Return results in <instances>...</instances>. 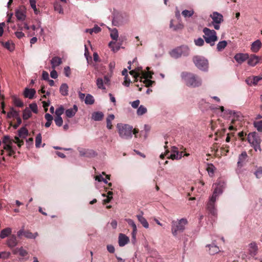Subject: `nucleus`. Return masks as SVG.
Listing matches in <instances>:
<instances>
[{
	"label": "nucleus",
	"instance_id": "1a4fd4ad",
	"mask_svg": "<svg viewBox=\"0 0 262 262\" xmlns=\"http://www.w3.org/2000/svg\"><path fill=\"white\" fill-rule=\"evenodd\" d=\"M17 235L19 238H21V237L24 235L27 238L32 239L35 238L38 235V233L36 232L33 234L28 230L25 231L24 229H20L17 232Z\"/></svg>",
	"mask_w": 262,
	"mask_h": 262
},
{
	"label": "nucleus",
	"instance_id": "f704fd0d",
	"mask_svg": "<svg viewBox=\"0 0 262 262\" xmlns=\"http://www.w3.org/2000/svg\"><path fill=\"white\" fill-rule=\"evenodd\" d=\"M227 45V42L225 40L220 41L217 45V50L218 51H222L223 50Z\"/></svg>",
	"mask_w": 262,
	"mask_h": 262
},
{
	"label": "nucleus",
	"instance_id": "393cba45",
	"mask_svg": "<svg viewBox=\"0 0 262 262\" xmlns=\"http://www.w3.org/2000/svg\"><path fill=\"white\" fill-rule=\"evenodd\" d=\"M19 117V112L15 110L13 107H11L10 111L7 113V118H15L16 119Z\"/></svg>",
	"mask_w": 262,
	"mask_h": 262
},
{
	"label": "nucleus",
	"instance_id": "aec40b11",
	"mask_svg": "<svg viewBox=\"0 0 262 262\" xmlns=\"http://www.w3.org/2000/svg\"><path fill=\"white\" fill-rule=\"evenodd\" d=\"M249 253L251 256L256 255L258 251V246L255 242H252L249 244Z\"/></svg>",
	"mask_w": 262,
	"mask_h": 262
},
{
	"label": "nucleus",
	"instance_id": "09e8293b",
	"mask_svg": "<svg viewBox=\"0 0 262 262\" xmlns=\"http://www.w3.org/2000/svg\"><path fill=\"white\" fill-rule=\"evenodd\" d=\"M229 146L226 145L225 147H222L221 148V156L226 155L229 152Z\"/></svg>",
	"mask_w": 262,
	"mask_h": 262
},
{
	"label": "nucleus",
	"instance_id": "58836bf2",
	"mask_svg": "<svg viewBox=\"0 0 262 262\" xmlns=\"http://www.w3.org/2000/svg\"><path fill=\"white\" fill-rule=\"evenodd\" d=\"M28 134V131L25 127H21L18 130V135L20 137H25L27 136Z\"/></svg>",
	"mask_w": 262,
	"mask_h": 262
},
{
	"label": "nucleus",
	"instance_id": "6e6552de",
	"mask_svg": "<svg viewBox=\"0 0 262 262\" xmlns=\"http://www.w3.org/2000/svg\"><path fill=\"white\" fill-rule=\"evenodd\" d=\"M188 48L187 47H181L172 50L170 55L172 57L178 58L182 55H188Z\"/></svg>",
	"mask_w": 262,
	"mask_h": 262
},
{
	"label": "nucleus",
	"instance_id": "20e7f679",
	"mask_svg": "<svg viewBox=\"0 0 262 262\" xmlns=\"http://www.w3.org/2000/svg\"><path fill=\"white\" fill-rule=\"evenodd\" d=\"M117 128L120 137L124 139H129L132 137L133 126L128 124L118 123Z\"/></svg>",
	"mask_w": 262,
	"mask_h": 262
},
{
	"label": "nucleus",
	"instance_id": "5fc2aeb1",
	"mask_svg": "<svg viewBox=\"0 0 262 262\" xmlns=\"http://www.w3.org/2000/svg\"><path fill=\"white\" fill-rule=\"evenodd\" d=\"M144 84H145V86L146 87H149L152 85V84L155 83L154 81H152L150 79H144L143 81Z\"/></svg>",
	"mask_w": 262,
	"mask_h": 262
},
{
	"label": "nucleus",
	"instance_id": "4be33fe9",
	"mask_svg": "<svg viewBox=\"0 0 262 262\" xmlns=\"http://www.w3.org/2000/svg\"><path fill=\"white\" fill-rule=\"evenodd\" d=\"M261 47V43L259 40H257L251 45V50L253 52H257Z\"/></svg>",
	"mask_w": 262,
	"mask_h": 262
},
{
	"label": "nucleus",
	"instance_id": "f3484780",
	"mask_svg": "<svg viewBox=\"0 0 262 262\" xmlns=\"http://www.w3.org/2000/svg\"><path fill=\"white\" fill-rule=\"evenodd\" d=\"M172 151L174 152L173 154H171L169 156H168V159H171L172 160L174 159H180L182 157L183 152H181L180 155H179V151L177 150V148L173 146L172 147Z\"/></svg>",
	"mask_w": 262,
	"mask_h": 262
},
{
	"label": "nucleus",
	"instance_id": "6e6d98bb",
	"mask_svg": "<svg viewBox=\"0 0 262 262\" xmlns=\"http://www.w3.org/2000/svg\"><path fill=\"white\" fill-rule=\"evenodd\" d=\"M214 169V167L212 164L209 165V166L207 168V170L208 172V174L210 176H212L213 174Z\"/></svg>",
	"mask_w": 262,
	"mask_h": 262
},
{
	"label": "nucleus",
	"instance_id": "ddd939ff",
	"mask_svg": "<svg viewBox=\"0 0 262 262\" xmlns=\"http://www.w3.org/2000/svg\"><path fill=\"white\" fill-rule=\"evenodd\" d=\"M129 241V238L123 233H120L118 237V243L120 247H123Z\"/></svg>",
	"mask_w": 262,
	"mask_h": 262
},
{
	"label": "nucleus",
	"instance_id": "6ab92c4d",
	"mask_svg": "<svg viewBox=\"0 0 262 262\" xmlns=\"http://www.w3.org/2000/svg\"><path fill=\"white\" fill-rule=\"evenodd\" d=\"M36 93V91L33 89L26 88L24 95L26 98H29V99H33L34 95Z\"/></svg>",
	"mask_w": 262,
	"mask_h": 262
},
{
	"label": "nucleus",
	"instance_id": "79ce46f5",
	"mask_svg": "<svg viewBox=\"0 0 262 262\" xmlns=\"http://www.w3.org/2000/svg\"><path fill=\"white\" fill-rule=\"evenodd\" d=\"M228 112L230 115H233V118L232 119L231 123L234 124L235 121L238 119L239 116L235 112L232 111H228Z\"/></svg>",
	"mask_w": 262,
	"mask_h": 262
},
{
	"label": "nucleus",
	"instance_id": "72a5a7b5",
	"mask_svg": "<svg viewBox=\"0 0 262 262\" xmlns=\"http://www.w3.org/2000/svg\"><path fill=\"white\" fill-rule=\"evenodd\" d=\"M12 101L15 106L19 107H23L24 106L23 102L16 97L13 96L12 97Z\"/></svg>",
	"mask_w": 262,
	"mask_h": 262
},
{
	"label": "nucleus",
	"instance_id": "8fccbe9b",
	"mask_svg": "<svg viewBox=\"0 0 262 262\" xmlns=\"http://www.w3.org/2000/svg\"><path fill=\"white\" fill-rule=\"evenodd\" d=\"M254 126L259 132H262V120L254 122Z\"/></svg>",
	"mask_w": 262,
	"mask_h": 262
},
{
	"label": "nucleus",
	"instance_id": "9b49d317",
	"mask_svg": "<svg viewBox=\"0 0 262 262\" xmlns=\"http://www.w3.org/2000/svg\"><path fill=\"white\" fill-rule=\"evenodd\" d=\"M212 19V23L221 24L224 21L223 16L217 12H213L210 15Z\"/></svg>",
	"mask_w": 262,
	"mask_h": 262
},
{
	"label": "nucleus",
	"instance_id": "c85d7f7f",
	"mask_svg": "<svg viewBox=\"0 0 262 262\" xmlns=\"http://www.w3.org/2000/svg\"><path fill=\"white\" fill-rule=\"evenodd\" d=\"M248 155L246 151H243L239 155L238 157V161L237 162L238 166H242V163L244 162L246 159L247 158Z\"/></svg>",
	"mask_w": 262,
	"mask_h": 262
},
{
	"label": "nucleus",
	"instance_id": "bf43d9fd",
	"mask_svg": "<svg viewBox=\"0 0 262 262\" xmlns=\"http://www.w3.org/2000/svg\"><path fill=\"white\" fill-rule=\"evenodd\" d=\"M3 141L4 144H12L13 142V140H11L8 136H4Z\"/></svg>",
	"mask_w": 262,
	"mask_h": 262
},
{
	"label": "nucleus",
	"instance_id": "a211bd4d",
	"mask_svg": "<svg viewBox=\"0 0 262 262\" xmlns=\"http://www.w3.org/2000/svg\"><path fill=\"white\" fill-rule=\"evenodd\" d=\"M62 63L61 58L58 56H55L51 60V64L52 68L55 69L57 67L60 66Z\"/></svg>",
	"mask_w": 262,
	"mask_h": 262
},
{
	"label": "nucleus",
	"instance_id": "f03ea898",
	"mask_svg": "<svg viewBox=\"0 0 262 262\" xmlns=\"http://www.w3.org/2000/svg\"><path fill=\"white\" fill-rule=\"evenodd\" d=\"M181 76L188 86L195 88L200 86L202 84L201 78L192 73L183 72Z\"/></svg>",
	"mask_w": 262,
	"mask_h": 262
},
{
	"label": "nucleus",
	"instance_id": "7ed1b4c3",
	"mask_svg": "<svg viewBox=\"0 0 262 262\" xmlns=\"http://www.w3.org/2000/svg\"><path fill=\"white\" fill-rule=\"evenodd\" d=\"M171 232L173 236H176L179 233L185 230V226L188 224L186 219H181L177 221H173L171 223Z\"/></svg>",
	"mask_w": 262,
	"mask_h": 262
},
{
	"label": "nucleus",
	"instance_id": "0e129e2a",
	"mask_svg": "<svg viewBox=\"0 0 262 262\" xmlns=\"http://www.w3.org/2000/svg\"><path fill=\"white\" fill-rule=\"evenodd\" d=\"M64 75L67 77H69L71 75V70L69 67H66L64 68Z\"/></svg>",
	"mask_w": 262,
	"mask_h": 262
},
{
	"label": "nucleus",
	"instance_id": "412c9836",
	"mask_svg": "<svg viewBox=\"0 0 262 262\" xmlns=\"http://www.w3.org/2000/svg\"><path fill=\"white\" fill-rule=\"evenodd\" d=\"M78 111V107L76 105H74L73 108H70L66 111V116L68 118L73 117Z\"/></svg>",
	"mask_w": 262,
	"mask_h": 262
},
{
	"label": "nucleus",
	"instance_id": "de8ad7c7",
	"mask_svg": "<svg viewBox=\"0 0 262 262\" xmlns=\"http://www.w3.org/2000/svg\"><path fill=\"white\" fill-rule=\"evenodd\" d=\"M55 124L58 126H61L62 125L63 120L61 116H56L54 119Z\"/></svg>",
	"mask_w": 262,
	"mask_h": 262
},
{
	"label": "nucleus",
	"instance_id": "680f3d73",
	"mask_svg": "<svg viewBox=\"0 0 262 262\" xmlns=\"http://www.w3.org/2000/svg\"><path fill=\"white\" fill-rule=\"evenodd\" d=\"M16 119V123L13 125V127L14 129H16L21 123V119L20 117H18Z\"/></svg>",
	"mask_w": 262,
	"mask_h": 262
},
{
	"label": "nucleus",
	"instance_id": "774afa93",
	"mask_svg": "<svg viewBox=\"0 0 262 262\" xmlns=\"http://www.w3.org/2000/svg\"><path fill=\"white\" fill-rule=\"evenodd\" d=\"M15 34L16 36L19 39L25 36V34L21 31H16V32H15Z\"/></svg>",
	"mask_w": 262,
	"mask_h": 262
},
{
	"label": "nucleus",
	"instance_id": "603ef678",
	"mask_svg": "<svg viewBox=\"0 0 262 262\" xmlns=\"http://www.w3.org/2000/svg\"><path fill=\"white\" fill-rule=\"evenodd\" d=\"M18 251L19 255L22 257L25 256L28 254V252L22 247L18 249Z\"/></svg>",
	"mask_w": 262,
	"mask_h": 262
},
{
	"label": "nucleus",
	"instance_id": "b1692460",
	"mask_svg": "<svg viewBox=\"0 0 262 262\" xmlns=\"http://www.w3.org/2000/svg\"><path fill=\"white\" fill-rule=\"evenodd\" d=\"M137 217L139 222L145 228H148L149 227V224L147 220L145 217L143 216V213L142 212L140 214L137 215Z\"/></svg>",
	"mask_w": 262,
	"mask_h": 262
},
{
	"label": "nucleus",
	"instance_id": "423d86ee",
	"mask_svg": "<svg viewBox=\"0 0 262 262\" xmlns=\"http://www.w3.org/2000/svg\"><path fill=\"white\" fill-rule=\"evenodd\" d=\"M248 141L251 144L254 150L261 151L260 143L261 139L258 134L256 132L250 133L248 135Z\"/></svg>",
	"mask_w": 262,
	"mask_h": 262
},
{
	"label": "nucleus",
	"instance_id": "dca6fc26",
	"mask_svg": "<svg viewBox=\"0 0 262 262\" xmlns=\"http://www.w3.org/2000/svg\"><path fill=\"white\" fill-rule=\"evenodd\" d=\"M18 244V241L15 235H11L7 241V245L10 248L15 247Z\"/></svg>",
	"mask_w": 262,
	"mask_h": 262
},
{
	"label": "nucleus",
	"instance_id": "5701e85b",
	"mask_svg": "<svg viewBox=\"0 0 262 262\" xmlns=\"http://www.w3.org/2000/svg\"><path fill=\"white\" fill-rule=\"evenodd\" d=\"M126 221L128 224L133 228L132 236L133 237L135 238L137 232V228L136 224L133 220L130 219H126Z\"/></svg>",
	"mask_w": 262,
	"mask_h": 262
},
{
	"label": "nucleus",
	"instance_id": "ea45409f",
	"mask_svg": "<svg viewBox=\"0 0 262 262\" xmlns=\"http://www.w3.org/2000/svg\"><path fill=\"white\" fill-rule=\"evenodd\" d=\"M111 38L114 40H117V38L118 37V31L116 29H114L113 30H111Z\"/></svg>",
	"mask_w": 262,
	"mask_h": 262
},
{
	"label": "nucleus",
	"instance_id": "f8f14e48",
	"mask_svg": "<svg viewBox=\"0 0 262 262\" xmlns=\"http://www.w3.org/2000/svg\"><path fill=\"white\" fill-rule=\"evenodd\" d=\"M26 9L24 7H20L15 11V16L19 20H24L26 18Z\"/></svg>",
	"mask_w": 262,
	"mask_h": 262
},
{
	"label": "nucleus",
	"instance_id": "c03bdc74",
	"mask_svg": "<svg viewBox=\"0 0 262 262\" xmlns=\"http://www.w3.org/2000/svg\"><path fill=\"white\" fill-rule=\"evenodd\" d=\"M54 10L59 13H63V9L60 4L58 3H55L54 5Z\"/></svg>",
	"mask_w": 262,
	"mask_h": 262
},
{
	"label": "nucleus",
	"instance_id": "a878e982",
	"mask_svg": "<svg viewBox=\"0 0 262 262\" xmlns=\"http://www.w3.org/2000/svg\"><path fill=\"white\" fill-rule=\"evenodd\" d=\"M173 22L174 20H171L170 24V28L172 29L173 31H177L181 30L184 28V25L182 23H179L178 24L175 25H174Z\"/></svg>",
	"mask_w": 262,
	"mask_h": 262
},
{
	"label": "nucleus",
	"instance_id": "13d9d810",
	"mask_svg": "<svg viewBox=\"0 0 262 262\" xmlns=\"http://www.w3.org/2000/svg\"><path fill=\"white\" fill-rule=\"evenodd\" d=\"M256 178L260 179L262 176V167H259L255 172Z\"/></svg>",
	"mask_w": 262,
	"mask_h": 262
},
{
	"label": "nucleus",
	"instance_id": "c756f323",
	"mask_svg": "<svg viewBox=\"0 0 262 262\" xmlns=\"http://www.w3.org/2000/svg\"><path fill=\"white\" fill-rule=\"evenodd\" d=\"M207 246L209 247V252L211 255L217 253L220 251L219 248L217 246L214 245L213 244L209 245Z\"/></svg>",
	"mask_w": 262,
	"mask_h": 262
},
{
	"label": "nucleus",
	"instance_id": "2eb2a0df",
	"mask_svg": "<svg viewBox=\"0 0 262 262\" xmlns=\"http://www.w3.org/2000/svg\"><path fill=\"white\" fill-rule=\"evenodd\" d=\"M248 59V64L249 66L254 67L259 62L260 58L254 54H251L250 56H249Z\"/></svg>",
	"mask_w": 262,
	"mask_h": 262
},
{
	"label": "nucleus",
	"instance_id": "37998d69",
	"mask_svg": "<svg viewBox=\"0 0 262 262\" xmlns=\"http://www.w3.org/2000/svg\"><path fill=\"white\" fill-rule=\"evenodd\" d=\"M250 79H248L247 80V82L248 84H251V83H253L254 85L257 84V83L258 82V81L261 80L260 78V77L259 76H255L253 78L252 80L251 81L250 83L249 82V81L250 80Z\"/></svg>",
	"mask_w": 262,
	"mask_h": 262
},
{
	"label": "nucleus",
	"instance_id": "3c124183",
	"mask_svg": "<svg viewBox=\"0 0 262 262\" xmlns=\"http://www.w3.org/2000/svg\"><path fill=\"white\" fill-rule=\"evenodd\" d=\"M64 109L62 106H60L59 107L57 108L55 111V114L56 116H61V115L64 113Z\"/></svg>",
	"mask_w": 262,
	"mask_h": 262
},
{
	"label": "nucleus",
	"instance_id": "7c9ffc66",
	"mask_svg": "<svg viewBox=\"0 0 262 262\" xmlns=\"http://www.w3.org/2000/svg\"><path fill=\"white\" fill-rule=\"evenodd\" d=\"M68 85L66 83H63L60 87V93L63 96H67L68 95Z\"/></svg>",
	"mask_w": 262,
	"mask_h": 262
},
{
	"label": "nucleus",
	"instance_id": "0eeeda50",
	"mask_svg": "<svg viewBox=\"0 0 262 262\" xmlns=\"http://www.w3.org/2000/svg\"><path fill=\"white\" fill-rule=\"evenodd\" d=\"M193 61L196 67L203 71H206L208 68V61L203 57L196 56L194 57Z\"/></svg>",
	"mask_w": 262,
	"mask_h": 262
},
{
	"label": "nucleus",
	"instance_id": "e433bc0d",
	"mask_svg": "<svg viewBox=\"0 0 262 262\" xmlns=\"http://www.w3.org/2000/svg\"><path fill=\"white\" fill-rule=\"evenodd\" d=\"M194 14L193 10H185L182 12V14L184 17H190Z\"/></svg>",
	"mask_w": 262,
	"mask_h": 262
},
{
	"label": "nucleus",
	"instance_id": "69168bd1",
	"mask_svg": "<svg viewBox=\"0 0 262 262\" xmlns=\"http://www.w3.org/2000/svg\"><path fill=\"white\" fill-rule=\"evenodd\" d=\"M107 251L111 253L115 252V248L112 245H108L106 247Z\"/></svg>",
	"mask_w": 262,
	"mask_h": 262
},
{
	"label": "nucleus",
	"instance_id": "4c0bfd02",
	"mask_svg": "<svg viewBox=\"0 0 262 262\" xmlns=\"http://www.w3.org/2000/svg\"><path fill=\"white\" fill-rule=\"evenodd\" d=\"M147 112V109L143 105H140L137 110V114L138 115L141 116Z\"/></svg>",
	"mask_w": 262,
	"mask_h": 262
},
{
	"label": "nucleus",
	"instance_id": "473e14b6",
	"mask_svg": "<svg viewBox=\"0 0 262 262\" xmlns=\"http://www.w3.org/2000/svg\"><path fill=\"white\" fill-rule=\"evenodd\" d=\"M95 99L92 95L88 94L84 99V102L86 104L92 105L94 103Z\"/></svg>",
	"mask_w": 262,
	"mask_h": 262
},
{
	"label": "nucleus",
	"instance_id": "864d4df0",
	"mask_svg": "<svg viewBox=\"0 0 262 262\" xmlns=\"http://www.w3.org/2000/svg\"><path fill=\"white\" fill-rule=\"evenodd\" d=\"M194 43L197 46H202L204 44V41L203 39L200 37L194 40Z\"/></svg>",
	"mask_w": 262,
	"mask_h": 262
},
{
	"label": "nucleus",
	"instance_id": "e2e57ef3",
	"mask_svg": "<svg viewBox=\"0 0 262 262\" xmlns=\"http://www.w3.org/2000/svg\"><path fill=\"white\" fill-rule=\"evenodd\" d=\"M129 74L130 75H133L135 78V81H138L137 78L138 77H139V75H140L139 73H136L134 70H132L129 72Z\"/></svg>",
	"mask_w": 262,
	"mask_h": 262
},
{
	"label": "nucleus",
	"instance_id": "c9c22d12",
	"mask_svg": "<svg viewBox=\"0 0 262 262\" xmlns=\"http://www.w3.org/2000/svg\"><path fill=\"white\" fill-rule=\"evenodd\" d=\"M32 116L31 111L28 108H26L23 111V118L24 120H27Z\"/></svg>",
	"mask_w": 262,
	"mask_h": 262
},
{
	"label": "nucleus",
	"instance_id": "052dcab7",
	"mask_svg": "<svg viewBox=\"0 0 262 262\" xmlns=\"http://www.w3.org/2000/svg\"><path fill=\"white\" fill-rule=\"evenodd\" d=\"M218 144L217 143H214L213 145V146L211 147L212 151H214L215 154H216V157H221V156L218 155L217 152L218 151Z\"/></svg>",
	"mask_w": 262,
	"mask_h": 262
},
{
	"label": "nucleus",
	"instance_id": "a18cd8bd",
	"mask_svg": "<svg viewBox=\"0 0 262 262\" xmlns=\"http://www.w3.org/2000/svg\"><path fill=\"white\" fill-rule=\"evenodd\" d=\"M97 85L100 89H105V88L103 85V81L101 78H99L97 79Z\"/></svg>",
	"mask_w": 262,
	"mask_h": 262
},
{
	"label": "nucleus",
	"instance_id": "4d7b16f0",
	"mask_svg": "<svg viewBox=\"0 0 262 262\" xmlns=\"http://www.w3.org/2000/svg\"><path fill=\"white\" fill-rule=\"evenodd\" d=\"M30 109L32 110V111L34 113H37L38 112V108H37V105L36 103H32L29 105Z\"/></svg>",
	"mask_w": 262,
	"mask_h": 262
},
{
	"label": "nucleus",
	"instance_id": "338daca9",
	"mask_svg": "<svg viewBox=\"0 0 262 262\" xmlns=\"http://www.w3.org/2000/svg\"><path fill=\"white\" fill-rule=\"evenodd\" d=\"M130 83V80L129 78L127 76H125L124 77V81L123 83V84H124L126 86H129Z\"/></svg>",
	"mask_w": 262,
	"mask_h": 262
},
{
	"label": "nucleus",
	"instance_id": "49530a36",
	"mask_svg": "<svg viewBox=\"0 0 262 262\" xmlns=\"http://www.w3.org/2000/svg\"><path fill=\"white\" fill-rule=\"evenodd\" d=\"M153 73H151L150 72H149L148 73H145L143 74V76L141 77V80L140 81H142V79H150L152 78V74Z\"/></svg>",
	"mask_w": 262,
	"mask_h": 262
},
{
	"label": "nucleus",
	"instance_id": "2f4dec72",
	"mask_svg": "<svg viewBox=\"0 0 262 262\" xmlns=\"http://www.w3.org/2000/svg\"><path fill=\"white\" fill-rule=\"evenodd\" d=\"M115 118V116L113 114L109 115L106 118V127L108 129H111L112 128L113 125L112 124V121Z\"/></svg>",
	"mask_w": 262,
	"mask_h": 262
},
{
	"label": "nucleus",
	"instance_id": "bb28decb",
	"mask_svg": "<svg viewBox=\"0 0 262 262\" xmlns=\"http://www.w3.org/2000/svg\"><path fill=\"white\" fill-rule=\"evenodd\" d=\"M104 117L103 114L101 112H96L92 114V118L95 121H100Z\"/></svg>",
	"mask_w": 262,
	"mask_h": 262
},
{
	"label": "nucleus",
	"instance_id": "a19ab883",
	"mask_svg": "<svg viewBox=\"0 0 262 262\" xmlns=\"http://www.w3.org/2000/svg\"><path fill=\"white\" fill-rule=\"evenodd\" d=\"M42 137L40 134H38L35 139V146L36 147L38 148L40 147V144L41 143Z\"/></svg>",
	"mask_w": 262,
	"mask_h": 262
},
{
	"label": "nucleus",
	"instance_id": "9d476101",
	"mask_svg": "<svg viewBox=\"0 0 262 262\" xmlns=\"http://www.w3.org/2000/svg\"><path fill=\"white\" fill-rule=\"evenodd\" d=\"M78 150L81 156L91 158L94 157L96 155L95 152L91 149L79 147Z\"/></svg>",
	"mask_w": 262,
	"mask_h": 262
},
{
	"label": "nucleus",
	"instance_id": "cd10ccee",
	"mask_svg": "<svg viewBox=\"0 0 262 262\" xmlns=\"http://www.w3.org/2000/svg\"><path fill=\"white\" fill-rule=\"evenodd\" d=\"M12 229L10 228H6L3 229L1 232L0 237L1 238H5L11 234Z\"/></svg>",
	"mask_w": 262,
	"mask_h": 262
},
{
	"label": "nucleus",
	"instance_id": "39448f33",
	"mask_svg": "<svg viewBox=\"0 0 262 262\" xmlns=\"http://www.w3.org/2000/svg\"><path fill=\"white\" fill-rule=\"evenodd\" d=\"M203 32L204 34L203 38L206 42L210 44L211 46H214L215 42L218 39L216 32L214 30H210L206 27L203 29Z\"/></svg>",
	"mask_w": 262,
	"mask_h": 262
},
{
	"label": "nucleus",
	"instance_id": "4468645a",
	"mask_svg": "<svg viewBox=\"0 0 262 262\" xmlns=\"http://www.w3.org/2000/svg\"><path fill=\"white\" fill-rule=\"evenodd\" d=\"M249 58L248 54L238 53L234 56L235 60L239 63H242Z\"/></svg>",
	"mask_w": 262,
	"mask_h": 262
},
{
	"label": "nucleus",
	"instance_id": "f257e3e1",
	"mask_svg": "<svg viewBox=\"0 0 262 262\" xmlns=\"http://www.w3.org/2000/svg\"><path fill=\"white\" fill-rule=\"evenodd\" d=\"M225 185L224 181H219L213 184V192L206 205V209L208 213L215 217L217 215V210L215 208V203L218 196L222 193Z\"/></svg>",
	"mask_w": 262,
	"mask_h": 262
}]
</instances>
